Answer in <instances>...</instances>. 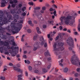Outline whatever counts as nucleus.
Segmentation results:
<instances>
[{
	"label": "nucleus",
	"mask_w": 80,
	"mask_h": 80,
	"mask_svg": "<svg viewBox=\"0 0 80 80\" xmlns=\"http://www.w3.org/2000/svg\"><path fill=\"white\" fill-rule=\"evenodd\" d=\"M8 20L7 18L5 17L3 12L0 11V37L2 39L6 40L8 38L7 35H3L2 34L5 32V30H8V32L10 31V26H8L5 28H3L2 27V26L3 24H7L8 23Z\"/></svg>",
	"instance_id": "obj_1"
},
{
	"label": "nucleus",
	"mask_w": 80,
	"mask_h": 80,
	"mask_svg": "<svg viewBox=\"0 0 80 80\" xmlns=\"http://www.w3.org/2000/svg\"><path fill=\"white\" fill-rule=\"evenodd\" d=\"M23 22L22 20H20L19 22H17V19H14V21L11 22V26L12 28H13V29L11 30V32L13 34L18 33L22 27V24L20 23H22Z\"/></svg>",
	"instance_id": "obj_2"
},
{
	"label": "nucleus",
	"mask_w": 80,
	"mask_h": 80,
	"mask_svg": "<svg viewBox=\"0 0 80 80\" xmlns=\"http://www.w3.org/2000/svg\"><path fill=\"white\" fill-rule=\"evenodd\" d=\"M77 13H75L74 15L72 16L68 15L67 17H61L60 18V20L61 22H63V20H64L66 25H68L71 22L74 20L75 18L77 17Z\"/></svg>",
	"instance_id": "obj_3"
},
{
	"label": "nucleus",
	"mask_w": 80,
	"mask_h": 80,
	"mask_svg": "<svg viewBox=\"0 0 80 80\" xmlns=\"http://www.w3.org/2000/svg\"><path fill=\"white\" fill-rule=\"evenodd\" d=\"M64 43L62 42H60L58 43V48H57V43H55L54 45H53V47L54 48V51L55 52V54L56 55H58L59 54H60L61 52H62L63 50H64V48L63 47Z\"/></svg>",
	"instance_id": "obj_4"
},
{
	"label": "nucleus",
	"mask_w": 80,
	"mask_h": 80,
	"mask_svg": "<svg viewBox=\"0 0 80 80\" xmlns=\"http://www.w3.org/2000/svg\"><path fill=\"white\" fill-rule=\"evenodd\" d=\"M72 53H73V55L72 57L71 58V61L72 62V64H77L76 63V61H77L78 60V56L77 55L75 54V51L72 50ZM75 61V62H73V61Z\"/></svg>",
	"instance_id": "obj_5"
},
{
	"label": "nucleus",
	"mask_w": 80,
	"mask_h": 80,
	"mask_svg": "<svg viewBox=\"0 0 80 80\" xmlns=\"http://www.w3.org/2000/svg\"><path fill=\"white\" fill-rule=\"evenodd\" d=\"M67 43L72 48H74V42L72 37H69L66 41Z\"/></svg>",
	"instance_id": "obj_6"
},
{
	"label": "nucleus",
	"mask_w": 80,
	"mask_h": 80,
	"mask_svg": "<svg viewBox=\"0 0 80 80\" xmlns=\"http://www.w3.org/2000/svg\"><path fill=\"white\" fill-rule=\"evenodd\" d=\"M9 48H8V49H11V50H12V51H10V53L12 55V57H15V55H16V54H17V52H16V51H15L14 50H13V48L11 47H10V46H8Z\"/></svg>",
	"instance_id": "obj_7"
},
{
	"label": "nucleus",
	"mask_w": 80,
	"mask_h": 80,
	"mask_svg": "<svg viewBox=\"0 0 80 80\" xmlns=\"http://www.w3.org/2000/svg\"><path fill=\"white\" fill-rule=\"evenodd\" d=\"M40 43V42H37L36 43L34 44V48H33V50L34 51H35L40 48V46H39V44Z\"/></svg>",
	"instance_id": "obj_8"
},
{
	"label": "nucleus",
	"mask_w": 80,
	"mask_h": 80,
	"mask_svg": "<svg viewBox=\"0 0 80 80\" xmlns=\"http://www.w3.org/2000/svg\"><path fill=\"white\" fill-rule=\"evenodd\" d=\"M40 40L41 42H40L41 45H43L45 43V40H44V38L43 36H41L40 37Z\"/></svg>",
	"instance_id": "obj_9"
},
{
	"label": "nucleus",
	"mask_w": 80,
	"mask_h": 80,
	"mask_svg": "<svg viewBox=\"0 0 80 80\" xmlns=\"http://www.w3.org/2000/svg\"><path fill=\"white\" fill-rule=\"evenodd\" d=\"M9 12H6V14L7 15V17L8 19V21L9 22H10V20H13V19L12 18V16L11 14H8Z\"/></svg>",
	"instance_id": "obj_10"
},
{
	"label": "nucleus",
	"mask_w": 80,
	"mask_h": 80,
	"mask_svg": "<svg viewBox=\"0 0 80 80\" xmlns=\"http://www.w3.org/2000/svg\"><path fill=\"white\" fill-rule=\"evenodd\" d=\"M5 4H7V2L5 1V0H2L1 7H5Z\"/></svg>",
	"instance_id": "obj_11"
},
{
	"label": "nucleus",
	"mask_w": 80,
	"mask_h": 80,
	"mask_svg": "<svg viewBox=\"0 0 80 80\" xmlns=\"http://www.w3.org/2000/svg\"><path fill=\"white\" fill-rule=\"evenodd\" d=\"M13 69L15 71H18V72H20L21 73H22V71H23L22 70H21L20 69L18 68H17V67H13Z\"/></svg>",
	"instance_id": "obj_12"
},
{
	"label": "nucleus",
	"mask_w": 80,
	"mask_h": 80,
	"mask_svg": "<svg viewBox=\"0 0 80 80\" xmlns=\"http://www.w3.org/2000/svg\"><path fill=\"white\" fill-rule=\"evenodd\" d=\"M34 72L35 73H38L39 75H42V74H43V73L41 71H38V70H35Z\"/></svg>",
	"instance_id": "obj_13"
},
{
	"label": "nucleus",
	"mask_w": 80,
	"mask_h": 80,
	"mask_svg": "<svg viewBox=\"0 0 80 80\" xmlns=\"http://www.w3.org/2000/svg\"><path fill=\"white\" fill-rule=\"evenodd\" d=\"M8 42L10 43V41L7 40L4 42V44L5 45V46H9V43H8Z\"/></svg>",
	"instance_id": "obj_14"
},
{
	"label": "nucleus",
	"mask_w": 80,
	"mask_h": 80,
	"mask_svg": "<svg viewBox=\"0 0 80 80\" xmlns=\"http://www.w3.org/2000/svg\"><path fill=\"white\" fill-rule=\"evenodd\" d=\"M13 1H10L9 3H10V4H13L14 3H18V1L17 0H13Z\"/></svg>",
	"instance_id": "obj_15"
},
{
	"label": "nucleus",
	"mask_w": 80,
	"mask_h": 80,
	"mask_svg": "<svg viewBox=\"0 0 80 80\" xmlns=\"http://www.w3.org/2000/svg\"><path fill=\"white\" fill-rule=\"evenodd\" d=\"M62 55H68V52L67 51H64L62 52Z\"/></svg>",
	"instance_id": "obj_16"
},
{
	"label": "nucleus",
	"mask_w": 80,
	"mask_h": 80,
	"mask_svg": "<svg viewBox=\"0 0 80 80\" xmlns=\"http://www.w3.org/2000/svg\"><path fill=\"white\" fill-rule=\"evenodd\" d=\"M73 62H75V63H76V64H72L73 65H77V62H78L79 63V65L80 66V61L78 60H78L76 61L75 62V61H73Z\"/></svg>",
	"instance_id": "obj_17"
},
{
	"label": "nucleus",
	"mask_w": 80,
	"mask_h": 80,
	"mask_svg": "<svg viewBox=\"0 0 80 80\" xmlns=\"http://www.w3.org/2000/svg\"><path fill=\"white\" fill-rule=\"evenodd\" d=\"M47 72V69H46L45 68H43L42 69V72H41L42 73H43V74Z\"/></svg>",
	"instance_id": "obj_18"
},
{
	"label": "nucleus",
	"mask_w": 80,
	"mask_h": 80,
	"mask_svg": "<svg viewBox=\"0 0 80 80\" xmlns=\"http://www.w3.org/2000/svg\"><path fill=\"white\" fill-rule=\"evenodd\" d=\"M10 42H12V45H13V46H16V43H15V42H14V39H12L10 40Z\"/></svg>",
	"instance_id": "obj_19"
},
{
	"label": "nucleus",
	"mask_w": 80,
	"mask_h": 80,
	"mask_svg": "<svg viewBox=\"0 0 80 80\" xmlns=\"http://www.w3.org/2000/svg\"><path fill=\"white\" fill-rule=\"evenodd\" d=\"M36 29L38 33V34H40V33H41V31H40V28H39L37 27Z\"/></svg>",
	"instance_id": "obj_20"
},
{
	"label": "nucleus",
	"mask_w": 80,
	"mask_h": 80,
	"mask_svg": "<svg viewBox=\"0 0 80 80\" xmlns=\"http://www.w3.org/2000/svg\"><path fill=\"white\" fill-rule=\"evenodd\" d=\"M44 55L46 56H48V55H50V52H49V51L48 50H47V51L45 52Z\"/></svg>",
	"instance_id": "obj_21"
},
{
	"label": "nucleus",
	"mask_w": 80,
	"mask_h": 80,
	"mask_svg": "<svg viewBox=\"0 0 80 80\" xmlns=\"http://www.w3.org/2000/svg\"><path fill=\"white\" fill-rule=\"evenodd\" d=\"M10 13H11V14L13 15V14L15 13V11L14 9H11L10 11Z\"/></svg>",
	"instance_id": "obj_22"
},
{
	"label": "nucleus",
	"mask_w": 80,
	"mask_h": 80,
	"mask_svg": "<svg viewBox=\"0 0 80 80\" xmlns=\"http://www.w3.org/2000/svg\"><path fill=\"white\" fill-rule=\"evenodd\" d=\"M22 75H18V80H22Z\"/></svg>",
	"instance_id": "obj_23"
},
{
	"label": "nucleus",
	"mask_w": 80,
	"mask_h": 80,
	"mask_svg": "<svg viewBox=\"0 0 80 80\" xmlns=\"http://www.w3.org/2000/svg\"><path fill=\"white\" fill-rule=\"evenodd\" d=\"M68 68H65L64 69L63 71L64 73H67L68 72Z\"/></svg>",
	"instance_id": "obj_24"
},
{
	"label": "nucleus",
	"mask_w": 80,
	"mask_h": 80,
	"mask_svg": "<svg viewBox=\"0 0 80 80\" xmlns=\"http://www.w3.org/2000/svg\"><path fill=\"white\" fill-rule=\"evenodd\" d=\"M25 63H28V64H30V62L28 60H27V61L26 60H25L24 61Z\"/></svg>",
	"instance_id": "obj_25"
},
{
	"label": "nucleus",
	"mask_w": 80,
	"mask_h": 80,
	"mask_svg": "<svg viewBox=\"0 0 80 80\" xmlns=\"http://www.w3.org/2000/svg\"><path fill=\"white\" fill-rule=\"evenodd\" d=\"M0 79H1V80H5V78L4 77L1 76V77H0Z\"/></svg>",
	"instance_id": "obj_26"
},
{
	"label": "nucleus",
	"mask_w": 80,
	"mask_h": 80,
	"mask_svg": "<svg viewBox=\"0 0 80 80\" xmlns=\"http://www.w3.org/2000/svg\"><path fill=\"white\" fill-rule=\"evenodd\" d=\"M34 10H40V7H36V8H34Z\"/></svg>",
	"instance_id": "obj_27"
},
{
	"label": "nucleus",
	"mask_w": 80,
	"mask_h": 80,
	"mask_svg": "<svg viewBox=\"0 0 80 80\" xmlns=\"http://www.w3.org/2000/svg\"><path fill=\"white\" fill-rule=\"evenodd\" d=\"M37 39V36H34L33 40H36Z\"/></svg>",
	"instance_id": "obj_28"
},
{
	"label": "nucleus",
	"mask_w": 80,
	"mask_h": 80,
	"mask_svg": "<svg viewBox=\"0 0 80 80\" xmlns=\"http://www.w3.org/2000/svg\"><path fill=\"white\" fill-rule=\"evenodd\" d=\"M26 13H25V12H24L21 14V16H24L26 15Z\"/></svg>",
	"instance_id": "obj_29"
},
{
	"label": "nucleus",
	"mask_w": 80,
	"mask_h": 80,
	"mask_svg": "<svg viewBox=\"0 0 80 80\" xmlns=\"http://www.w3.org/2000/svg\"><path fill=\"white\" fill-rule=\"evenodd\" d=\"M28 4L30 5H32V6H33V2H29L28 3Z\"/></svg>",
	"instance_id": "obj_30"
},
{
	"label": "nucleus",
	"mask_w": 80,
	"mask_h": 80,
	"mask_svg": "<svg viewBox=\"0 0 80 80\" xmlns=\"http://www.w3.org/2000/svg\"><path fill=\"white\" fill-rule=\"evenodd\" d=\"M2 49H3V47H2L0 48V52L1 53H3V51L2 50Z\"/></svg>",
	"instance_id": "obj_31"
},
{
	"label": "nucleus",
	"mask_w": 80,
	"mask_h": 80,
	"mask_svg": "<svg viewBox=\"0 0 80 80\" xmlns=\"http://www.w3.org/2000/svg\"><path fill=\"white\" fill-rule=\"evenodd\" d=\"M51 67V64H50L49 65H48L47 67L48 69H50Z\"/></svg>",
	"instance_id": "obj_32"
},
{
	"label": "nucleus",
	"mask_w": 80,
	"mask_h": 80,
	"mask_svg": "<svg viewBox=\"0 0 80 80\" xmlns=\"http://www.w3.org/2000/svg\"><path fill=\"white\" fill-rule=\"evenodd\" d=\"M26 8V7H23L22 9V12H24L25 11V10Z\"/></svg>",
	"instance_id": "obj_33"
},
{
	"label": "nucleus",
	"mask_w": 80,
	"mask_h": 80,
	"mask_svg": "<svg viewBox=\"0 0 80 80\" xmlns=\"http://www.w3.org/2000/svg\"><path fill=\"white\" fill-rule=\"evenodd\" d=\"M78 30L79 32H80V24H79L78 27Z\"/></svg>",
	"instance_id": "obj_34"
},
{
	"label": "nucleus",
	"mask_w": 80,
	"mask_h": 80,
	"mask_svg": "<svg viewBox=\"0 0 80 80\" xmlns=\"http://www.w3.org/2000/svg\"><path fill=\"white\" fill-rule=\"evenodd\" d=\"M47 47V43L45 42L44 44V47L45 48H46Z\"/></svg>",
	"instance_id": "obj_35"
},
{
	"label": "nucleus",
	"mask_w": 80,
	"mask_h": 80,
	"mask_svg": "<svg viewBox=\"0 0 80 80\" xmlns=\"http://www.w3.org/2000/svg\"><path fill=\"white\" fill-rule=\"evenodd\" d=\"M77 71L78 72H80V68H78L77 69Z\"/></svg>",
	"instance_id": "obj_36"
},
{
	"label": "nucleus",
	"mask_w": 80,
	"mask_h": 80,
	"mask_svg": "<svg viewBox=\"0 0 80 80\" xmlns=\"http://www.w3.org/2000/svg\"><path fill=\"white\" fill-rule=\"evenodd\" d=\"M46 9V8L45 7H42V10L45 11Z\"/></svg>",
	"instance_id": "obj_37"
},
{
	"label": "nucleus",
	"mask_w": 80,
	"mask_h": 80,
	"mask_svg": "<svg viewBox=\"0 0 80 80\" xmlns=\"http://www.w3.org/2000/svg\"><path fill=\"white\" fill-rule=\"evenodd\" d=\"M59 63L60 66H61V67H63V66L62 63H60V61H59Z\"/></svg>",
	"instance_id": "obj_38"
},
{
	"label": "nucleus",
	"mask_w": 80,
	"mask_h": 80,
	"mask_svg": "<svg viewBox=\"0 0 80 80\" xmlns=\"http://www.w3.org/2000/svg\"><path fill=\"white\" fill-rule=\"evenodd\" d=\"M18 6L19 8H21L22 7V4H19L18 5Z\"/></svg>",
	"instance_id": "obj_39"
},
{
	"label": "nucleus",
	"mask_w": 80,
	"mask_h": 80,
	"mask_svg": "<svg viewBox=\"0 0 80 80\" xmlns=\"http://www.w3.org/2000/svg\"><path fill=\"white\" fill-rule=\"evenodd\" d=\"M12 7H13V8H15V4H13L11 5Z\"/></svg>",
	"instance_id": "obj_40"
},
{
	"label": "nucleus",
	"mask_w": 80,
	"mask_h": 80,
	"mask_svg": "<svg viewBox=\"0 0 80 80\" xmlns=\"http://www.w3.org/2000/svg\"><path fill=\"white\" fill-rule=\"evenodd\" d=\"M28 69L29 70H32V68L31 66H29Z\"/></svg>",
	"instance_id": "obj_41"
},
{
	"label": "nucleus",
	"mask_w": 80,
	"mask_h": 80,
	"mask_svg": "<svg viewBox=\"0 0 80 80\" xmlns=\"http://www.w3.org/2000/svg\"><path fill=\"white\" fill-rule=\"evenodd\" d=\"M53 8H50L49 9L50 12H53Z\"/></svg>",
	"instance_id": "obj_42"
},
{
	"label": "nucleus",
	"mask_w": 80,
	"mask_h": 80,
	"mask_svg": "<svg viewBox=\"0 0 80 80\" xmlns=\"http://www.w3.org/2000/svg\"><path fill=\"white\" fill-rule=\"evenodd\" d=\"M42 27L43 28H47V26L45 25H43L42 26Z\"/></svg>",
	"instance_id": "obj_43"
},
{
	"label": "nucleus",
	"mask_w": 80,
	"mask_h": 80,
	"mask_svg": "<svg viewBox=\"0 0 80 80\" xmlns=\"http://www.w3.org/2000/svg\"><path fill=\"white\" fill-rule=\"evenodd\" d=\"M27 32L28 33H31L32 31H31V30L30 29H28L27 30Z\"/></svg>",
	"instance_id": "obj_44"
},
{
	"label": "nucleus",
	"mask_w": 80,
	"mask_h": 80,
	"mask_svg": "<svg viewBox=\"0 0 80 80\" xmlns=\"http://www.w3.org/2000/svg\"><path fill=\"white\" fill-rule=\"evenodd\" d=\"M59 38V36H57L56 38H55V40H58V39Z\"/></svg>",
	"instance_id": "obj_45"
},
{
	"label": "nucleus",
	"mask_w": 80,
	"mask_h": 80,
	"mask_svg": "<svg viewBox=\"0 0 80 80\" xmlns=\"http://www.w3.org/2000/svg\"><path fill=\"white\" fill-rule=\"evenodd\" d=\"M67 32L68 33H71V31H70V30L69 29L67 30Z\"/></svg>",
	"instance_id": "obj_46"
},
{
	"label": "nucleus",
	"mask_w": 80,
	"mask_h": 80,
	"mask_svg": "<svg viewBox=\"0 0 80 80\" xmlns=\"http://www.w3.org/2000/svg\"><path fill=\"white\" fill-rule=\"evenodd\" d=\"M74 75L75 76V77H78V73H76Z\"/></svg>",
	"instance_id": "obj_47"
},
{
	"label": "nucleus",
	"mask_w": 80,
	"mask_h": 80,
	"mask_svg": "<svg viewBox=\"0 0 80 80\" xmlns=\"http://www.w3.org/2000/svg\"><path fill=\"white\" fill-rule=\"evenodd\" d=\"M28 23H29V25H31V24H32V22L31 21H28Z\"/></svg>",
	"instance_id": "obj_48"
},
{
	"label": "nucleus",
	"mask_w": 80,
	"mask_h": 80,
	"mask_svg": "<svg viewBox=\"0 0 80 80\" xmlns=\"http://www.w3.org/2000/svg\"><path fill=\"white\" fill-rule=\"evenodd\" d=\"M17 67H18V68H19V67H20V65L19 64H18L17 65Z\"/></svg>",
	"instance_id": "obj_49"
},
{
	"label": "nucleus",
	"mask_w": 80,
	"mask_h": 80,
	"mask_svg": "<svg viewBox=\"0 0 80 80\" xmlns=\"http://www.w3.org/2000/svg\"><path fill=\"white\" fill-rule=\"evenodd\" d=\"M53 7H54V8H57V6L55 4H54L53 5Z\"/></svg>",
	"instance_id": "obj_50"
},
{
	"label": "nucleus",
	"mask_w": 80,
	"mask_h": 80,
	"mask_svg": "<svg viewBox=\"0 0 80 80\" xmlns=\"http://www.w3.org/2000/svg\"><path fill=\"white\" fill-rule=\"evenodd\" d=\"M25 75L26 76H28V72H27L26 71L25 72Z\"/></svg>",
	"instance_id": "obj_51"
},
{
	"label": "nucleus",
	"mask_w": 80,
	"mask_h": 80,
	"mask_svg": "<svg viewBox=\"0 0 80 80\" xmlns=\"http://www.w3.org/2000/svg\"><path fill=\"white\" fill-rule=\"evenodd\" d=\"M33 22L34 23H35V24H37V21L36 20H34L33 21Z\"/></svg>",
	"instance_id": "obj_52"
},
{
	"label": "nucleus",
	"mask_w": 80,
	"mask_h": 80,
	"mask_svg": "<svg viewBox=\"0 0 80 80\" xmlns=\"http://www.w3.org/2000/svg\"><path fill=\"white\" fill-rule=\"evenodd\" d=\"M52 60V58L50 57L48 58V61H50V60Z\"/></svg>",
	"instance_id": "obj_53"
},
{
	"label": "nucleus",
	"mask_w": 80,
	"mask_h": 80,
	"mask_svg": "<svg viewBox=\"0 0 80 80\" xmlns=\"http://www.w3.org/2000/svg\"><path fill=\"white\" fill-rule=\"evenodd\" d=\"M53 21H48V23H53Z\"/></svg>",
	"instance_id": "obj_54"
},
{
	"label": "nucleus",
	"mask_w": 80,
	"mask_h": 80,
	"mask_svg": "<svg viewBox=\"0 0 80 80\" xmlns=\"http://www.w3.org/2000/svg\"><path fill=\"white\" fill-rule=\"evenodd\" d=\"M9 66H13V64L12 63H9Z\"/></svg>",
	"instance_id": "obj_55"
},
{
	"label": "nucleus",
	"mask_w": 80,
	"mask_h": 80,
	"mask_svg": "<svg viewBox=\"0 0 80 80\" xmlns=\"http://www.w3.org/2000/svg\"><path fill=\"white\" fill-rule=\"evenodd\" d=\"M70 25L71 26H73V22H72L71 23H70Z\"/></svg>",
	"instance_id": "obj_56"
},
{
	"label": "nucleus",
	"mask_w": 80,
	"mask_h": 80,
	"mask_svg": "<svg viewBox=\"0 0 80 80\" xmlns=\"http://www.w3.org/2000/svg\"><path fill=\"white\" fill-rule=\"evenodd\" d=\"M59 28H60V30H62V29H63V27H62V26H60L59 27Z\"/></svg>",
	"instance_id": "obj_57"
},
{
	"label": "nucleus",
	"mask_w": 80,
	"mask_h": 80,
	"mask_svg": "<svg viewBox=\"0 0 80 80\" xmlns=\"http://www.w3.org/2000/svg\"><path fill=\"white\" fill-rule=\"evenodd\" d=\"M63 21H61V22L59 24L60 25H63Z\"/></svg>",
	"instance_id": "obj_58"
},
{
	"label": "nucleus",
	"mask_w": 80,
	"mask_h": 80,
	"mask_svg": "<svg viewBox=\"0 0 80 80\" xmlns=\"http://www.w3.org/2000/svg\"><path fill=\"white\" fill-rule=\"evenodd\" d=\"M14 48V49H17V50H18V47H15L14 48Z\"/></svg>",
	"instance_id": "obj_59"
},
{
	"label": "nucleus",
	"mask_w": 80,
	"mask_h": 80,
	"mask_svg": "<svg viewBox=\"0 0 80 80\" xmlns=\"http://www.w3.org/2000/svg\"><path fill=\"white\" fill-rule=\"evenodd\" d=\"M48 38H50V34H49L48 35Z\"/></svg>",
	"instance_id": "obj_60"
},
{
	"label": "nucleus",
	"mask_w": 80,
	"mask_h": 80,
	"mask_svg": "<svg viewBox=\"0 0 80 80\" xmlns=\"http://www.w3.org/2000/svg\"><path fill=\"white\" fill-rule=\"evenodd\" d=\"M23 57L24 58H27V56L26 55H24L23 56Z\"/></svg>",
	"instance_id": "obj_61"
},
{
	"label": "nucleus",
	"mask_w": 80,
	"mask_h": 80,
	"mask_svg": "<svg viewBox=\"0 0 80 80\" xmlns=\"http://www.w3.org/2000/svg\"><path fill=\"white\" fill-rule=\"evenodd\" d=\"M10 7H11V6L9 4L8 6V9H9V8H10Z\"/></svg>",
	"instance_id": "obj_62"
},
{
	"label": "nucleus",
	"mask_w": 80,
	"mask_h": 80,
	"mask_svg": "<svg viewBox=\"0 0 80 80\" xmlns=\"http://www.w3.org/2000/svg\"><path fill=\"white\" fill-rule=\"evenodd\" d=\"M40 12L41 13H44V11L43 10H41L40 11Z\"/></svg>",
	"instance_id": "obj_63"
},
{
	"label": "nucleus",
	"mask_w": 80,
	"mask_h": 80,
	"mask_svg": "<svg viewBox=\"0 0 80 80\" xmlns=\"http://www.w3.org/2000/svg\"><path fill=\"white\" fill-rule=\"evenodd\" d=\"M78 34V32H74V34H75L76 35H77Z\"/></svg>",
	"instance_id": "obj_64"
}]
</instances>
